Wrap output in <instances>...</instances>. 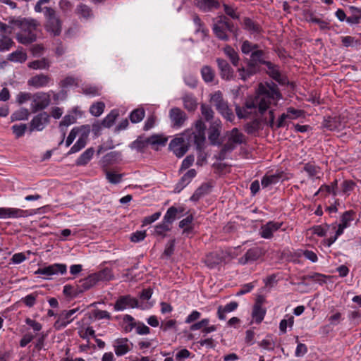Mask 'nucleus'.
I'll return each mask as SVG.
<instances>
[{"instance_id":"0eeeda50","label":"nucleus","mask_w":361,"mask_h":361,"mask_svg":"<svg viewBox=\"0 0 361 361\" xmlns=\"http://www.w3.org/2000/svg\"><path fill=\"white\" fill-rule=\"evenodd\" d=\"M51 102L49 92H38L32 94L30 108L32 112L46 109Z\"/></svg>"},{"instance_id":"2f4dec72","label":"nucleus","mask_w":361,"mask_h":361,"mask_svg":"<svg viewBox=\"0 0 361 361\" xmlns=\"http://www.w3.org/2000/svg\"><path fill=\"white\" fill-rule=\"evenodd\" d=\"M87 128H90V127L89 126H82L80 127L73 128L71 130V132L66 139V146L69 147L73 143V142L75 139L76 136L79 134L80 135L83 131L87 130Z\"/></svg>"},{"instance_id":"de8ad7c7","label":"nucleus","mask_w":361,"mask_h":361,"mask_svg":"<svg viewBox=\"0 0 361 361\" xmlns=\"http://www.w3.org/2000/svg\"><path fill=\"white\" fill-rule=\"evenodd\" d=\"M13 45L14 42L10 37L2 35L0 38V52L8 51Z\"/></svg>"},{"instance_id":"69168bd1","label":"nucleus","mask_w":361,"mask_h":361,"mask_svg":"<svg viewBox=\"0 0 361 361\" xmlns=\"http://www.w3.org/2000/svg\"><path fill=\"white\" fill-rule=\"evenodd\" d=\"M16 30V25L9 23V18H8V24L4 23L0 21V35L11 34Z\"/></svg>"},{"instance_id":"680f3d73","label":"nucleus","mask_w":361,"mask_h":361,"mask_svg":"<svg viewBox=\"0 0 361 361\" xmlns=\"http://www.w3.org/2000/svg\"><path fill=\"white\" fill-rule=\"evenodd\" d=\"M171 229L170 224L163 221L162 223L157 225L154 228V233L157 235L165 236L166 233Z\"/></svg>"},{"instance_id":"c756f323","label":"nucleus","mask_w":361,"mask_h":361,"mask_svg":"<svg viewBox=\"0 0 361 361\" xmlns=\"http://www.w3.org/2000/svg\"><path fill=\"white\" fill-rule=\"evenodd\" d=\"M211 185L209 183L201 185L191 196L190 200L194 202L198 201L200 198L209 193Z\"/></svg>"},{"instance_id":"9b49d317","label":"nucleus","mask_w":361,"mask_h":361,"mask_svg":"<svg viewBox=\"0 0 361 361\" xmlns=\"http://www.w3.org/2000/svg\"><path fill=\"white\" fill-rule=\"evenodd\" d=\"M113 348L115 354L120 357L131 351L133 344L127 338H120L114 341Z\"/></svg>"},{"instance_id":"bf43d9fd","label":"nucleus","mask_w":361,"mask_h":361,"mask_svg":"<svg viewBox=\"0 0 361 361\" xmlns=\"http://www.w3.org/2000/svg\"><path fill=\"white\" fill-rule=\"evenodd\" d=\"M77 13L81 17L87 19L92 16L91 9L85 4H80L76 8Z\"/></svg>"},{"instance_id":"0e129e2a","label":"nucleus","mask_w":361,"mask_h":361,"mask_svg":"<svg viewBox=\"0 0 361 361\" xmlns=\"http://www.w3.org/2000/svg\"><path fill=\"white\" fill-rule=\"evenodd\" d=\"M192 216L189 215L180 221L179 226L183 229V233L188 232L192 229Z\"/></svg>"},{"instance_id":"72a5a7b5","label":"nucleus","mask_w":361,"mask_h":361,"mask_svg":"<svg viewBox=\"0 0 361 361\" xmlns=\"http://www.w3.org/2000/svg\"><path fill=\"white\" fill-rule=\"evenodd\" d=\"M222 261L221 257L218 252H212L207 255L204 259L206 265L209 268H214Z\"/></svg>"},{"instance_id":"338daca9","label":"nucleus","mask_w":361,"mask_h":361,"mask_svg":"<svg viewBox=\"0 0 361 361\" xmlns=\"http://www.w3.org/2000/svg\"><path fill=\"white\" fill-rule=\"evenodd\" d=\"M259 345L264 350H273L274 348V342L271 336H267L266 338L259 343Z\"/></svg>"},{"instance_id":"603ef678","label":"nucleus","mask_w":361,"mask_h":361,"mask_svg":"<svg viewBox=\"0 0 361 361\" xmlns=\"http://www.w3.org/2000/svg\"><path fill=\"white\" fill-rule=\"evenodd\" d=\"M201 74L203 80L206 82H212L214 78V71L208 66H204L202 68Z\"/></svg>"},{"instance_id":"4c0bfd02","label":"nucleus","mask_w":361,"mask_h":361,"mask_svg":"<svg viewBox=\"0 0 361 361\" xmlns=\"http://www.w3.org/2000/svg\"><path fill=\"white\" fill-rule=\"evenodd\" d=\"M94 150L92 147L86 149L77 159L76 164L78 166L87 164L92 158Z\"/></svg>"},{"instance_id":"dca6fc26","label":"nucleus","mask_w":361,"mask_h":361,"mask_svg":"<svg viewBox=\"0 0 361 361\" xmlns=\"http://www.w3.org/2000/svg\"><path fill=\"white\" fill-rule=\"evenodd\" d=\"M66 272V265L63 264H54L46 267L38 269L35 274L46 275L47 276L54 274H63Z\"/></svg>"},{"instance_id":"09e8293b","label":"nucleus","mask_w":361,"mask_h":361,"mask_svg":"<svg viewBox=\"0 0 361 361\" xmlns=\"http://www.w3.org/2000/svg\"><path fill=\"white\" fill-rule=\"evenodd\" d=\"M266 66L268 68L267 72L269 75L275 80L280 82H282V76L279 72V68L270 62L266 63Z\"/></svg>"},{"instance_id":"774afa93","label":"nucleus","mask_w":361,"mask_h":361,"mask_svg":"<svg viewBox=\"0 0 361 361\" xmlns=\"http://www.w3.org/2000/svg\"><path fill=\"white\" fill-rule=\"evenodd\" d=\"M148 145H149V144L147 142V137L146 138L140 137L132 143L131 147L133 149H135L138 151H140V150L143 149L144 148H145L146 147H147Z\"/></svg>"},{"instance_id":"13d9d810","label":"nucleus","mask_w":361,"mask_h":361,"mask_svg":"<svg viewBox=\"0 0 361 361\" xmlns=\"http://www.w3.org/2000/svg\"><path fill=\"white\" fill-rule=\"evenodd\" d=\"M177 213L178 210L176 207H169L164 216V221L171 225L176 219Z\"/></svg>"},{"instance_id":"cd10ccee","label":"nucleus","mask_w":361,"mask_h":361,"mask_svg":"<svg viewBox=\"0 0 361 361\" xmlns=\"http://www.w3.org/2000/svg\"><path fill=\"white\" fill-rule=\"evenodd\" d=\"M98 283L97 278L94 274L89 275L85 279L80 280L78 287L81 291L89 290Z\"/></svg>"},{"instance_id":"a19ab883","label":"nucleus","mask_w":361,"mask_h":361,"mask_svg":"<svg viewBox=\"0 0 361 361\" xmlns=\"http://www.w3.org/2000/svg\"><path fill=\"white\" fill-rule=\"evenodd\" d=\"M27 54L22 50H17L8 56V60L16 63H23L27 60Z\"/></svg>"},{"instance_id":"f257e3e1","label":"nucleus","mask_w":361,"mask_h":361,"mask_svg":"<svg viewBox=\"0 0 361 361\" xmlns=\"http://www.w3.org/2000/svg\"><path fill=\"white\" fill-rule=\"evenodd\" d=\"M281 99V94L275 84L270 85L260 83L255 94L247 97L243 107L235 105L236 115L239 118H247L251 115H263L269 109V126L273 128L275 117L274 111L270 108L272 105L276 106Z\"/></svg>"},{"instance_id":"c9c22d12","label":"nucleus","mask_w":361,"mask_h":361,"mask_svg":"<svg viewBox=\"0 0 361 361\" xmlns=\"http://www.w3.org/2000/svg\"><path fill=\"white\" fill-rule=\"evenodd\" d=\"M268 61L264 60V53L263 51L257 50L256 49L254 51L252 52L250 63L255 64L256 67L259 63L266 65V63Z\"/></svg>"},{"instance_id":"aec40b11","label":"nucleus","mask_w":361,"mask_h":361,"mask_svg":"<svg viewBox=\"0 0 361 361\" xmlns=\"http://www.w3.org/2000/svg\"><path fill=\"white\" fill-rule=\"evenodd\" d=\"M264 254L262 248L255 247L249 249L246 253L239 259V263L245 264L249 262H253L258 259Z\"/></svg>"},{"instance_id":"c85d7f7f","label":"nucleus","mask_w":361,"mask_h":361,"mask_svg":"<svg viewBox=\"0 0 361 361\" xmlns=\"http://www.w3.org/2000/svg\"><path fill=\"white\" fill-rule=\"evenodd\" d=\"M303 170L308 174L310 178H320L322 175L320 167L311 163L305 164Z\"/></svg>"},{"instance_id":"864d4df0","label":"nucleus","mask_w":361,"mask_h":361,"mask_svg":"<svg viewBox=\"0 0 361 361\" xmlns=\"http://www.w3.org/2000/svg\"><path fill=\"white\" fill-rule=\"evenodd\" d=\"M105 104L102 102L94 103L90 108V112L94 116H99L104 110Z\"/></svg>"},{"instance_id":"f8f14e48","label":"nucleus","mask_w":361,"mask_h":361,"mask_svg":"<svg viewBox=\"0 0 361 361\" xmlns=\"http://www.w3.org/2000/svg\"><path fill=\"white\" fill-rule=\"evenodd\" d=\"M78 311V308L72 309L68 311L62 312L58 317L57 320L55 322L54 326L56 330L61 329L66 327L73 319V315Z\"/></svg>"},{"instance_id":"052dcab7","label":"nucleus","mask_w":361,"mask_h":361,"mask_svg":"<svg viewBox=\"0 0 361 361\" xmlns=\"http://www.w3.org/2000/svg\"><path fill=\"white\" fill-rule=\"evenodd\" d=\"M123 175L114 171H106V178L112 184H118L122 180Z\"/></svg>"},{"instance_id":"b1692460","label":"nucleus","mask_w":361,"mask_h":361,"mask_svg":"<svg viewBox=\"0 0 361 361\" xmlns=\"http://www.w3.org/2000/svg\"><path fill=\"white\" fill-rule=\"evenodd\" d=\"M238 306V302L235 301L228 303L224 307L219 306L217 310L218 318L220 320H225L226 318V314L234 311L235 310H236Z\"/></svg>"},{"instance_id":"9d476101","label":"nucleus","mask_w":361,"mask_h":361,"mask_svg":"<svg viewBox=\"0 0 361 361\" xmlns=\"http://www.w3.org/2000/svg\"><path fill=\"white\" fill-rule=\"evenodd\" d=\"M169 148L176 157L180 158L187 152L188 149V142L183 136H178L171 141Z\"/></svg>"},{"instance_id":"7c9ffc66","label":"nucleus","mask_w":361,"mask_h":361,"mask_svg":"<svg viewBox=\"0 0 361 361\" xmlns=\"http://www.w3.org/2000/svg\"><path fill=\"white\" fill-rule=\"evenodd\" d=\"M28 67L34 70H48L51 66L50 61L47 58L35 60L28 63Z\"/></svg>"},{"instance_id":"7ed1b4c3","label":"nucleus","mask_w":361,"mask_h":361,"mask_svg":"<svg viewBox=\"0 0 361 361\" xmlns=\"http://www.w3.org/2000/svg\"><path fill=\"white\" fill-rule=\"evenodd\" d=\"M209 102L225 119L230 122L233 121L235 116L232 109L229 108L227 101L224 99L221 91L218 90L212 93Z\"/></svg>"},{"instance_id":"f704fd0d","label":"nucleus","mask_w":361,"mask_h":361,"mask_svg":"<svg viewBox=\"0 0 361 361\" xmlns=\"http://www.w3.org/2000/svg\"><path fill=\"white\" fill-rule=\"evenodd\" d=\"M257 68L255 64L249 62L246 68H241L238 69L239 76L242 80H246L251 75H254L257 72Z\"/></svg>"},{"instance_id":"4be33fe9","label":"nucleus","mask_w":361,"mask_h":361,"mask_svg":"<svg viewBox=\"0 0 361 361\" xmlns=\"http://www.w3.org/2000/svg\"><path fill=\"white\" fill-rule=\"evenodd\" d=\"M216 62L220 70L221 77L226 80H231L233 77V71L228 62L219 58L216 59Z\"/></svg>"},{"instance_id":"6e6552de","label":"nucleus","mask_w":361,"mask_h":361,"mask_svg":"<svg viewBox=\"0 0 361 361\" xmlns=\"http://www.w3.org/2000/svg\"><path fill=\"white\" fill-rule=\"evenodd\" d=\"M36 214L33 210H23L13 207H0V219L27 217Z\"/></svg>"},{"instance_id":"58836bf2","label":"nucleus","mask_w":361,"mask_h":361,"mask_svg":"<svg viewBox=\"0 0 361 361\" xmlns=\"http://www.w3.org/2000/svg\"><path fill=\"white\" fill-rule=\"evenodd\" d=\"M183 106L189 111H194L197 106L196 99L191 94H186L183 97Z\"/></svg>"},{"instance_id":"1a4fd4ad","label":"nucleus","mask_w":361,"mask_h":361,"mask_svg":"<svg viewBox=\"0 0 361 361\" xmlns=\"http://www.w3.org/2000/svg\"><path fill=\"white\" fill-rule=\"evenodd\" d=\"M227 136L228 141L223 147L224 151H231L236 145H240L245 141V135L237 128H234L228 132Z\"/></svg>"},{"instance_id":"3c124183","label":"nucleus","mask_w":361,"mask_h":361,"mask_svg":"<svg viewBox=\"0 0 361 361\" xmlns=\"http://www.w3.org/2000/svg\"><path fill=\"white\" fill-rule=\"evenodd\" d=\"M355 212L353 211H347L343 213L341 218L340 225L348 228L350 226V223L354 220Z\"/></svg>"},{"instance_id":"a211bd4d","label":"nucleus","mask_w":361,"mask_h":361,"mask_svg":"<svg viewBox=\"0 0 361 361\" xmlns=\"http://www.w3.org/2000/svg\"><path fill=\"white\" fill-rule=\"evenodd\" d=\"M49 122V116L47 112H42L35 116L31 121L30 128L32 130H42Z\"/></svg>"},{"instance_id":"ddd939ff","label":"nucleus","mask_w":361,"mask_h":361,"mask_svg":"<svg viewBox=\"0 0 361 361\" xmlns=\"http://www.w3.org/2000/svg\"><path fill=\"white\" fill-rule=\"evenodd\" d=\"M51 81L52 79L49 75L39 73L31 77L27 80V85L39 89L49 86Z\"/></svg>"},{"instance_id":"412c9836","label":"nucleus","mask_w":361,"mask_h":361,"mask_svg":"<svg viewBox=\"0 0 361 361\" xmlns=\"http://www.w3.org/2000/svg\"><path fill=\"white\" fill-rule=\"evenodd\" d=\"M285 178V174L281 171H276L272 174H266L262 179V185L263 188H267L270 185H275L281 180Z\"/></svg>"},{"instance_id":"5fc2aeb1","label":"nucleus","mask_w":361,"mask_h":361,"mask_svg":"<svg viewBox=\"0 0 361 361\" xmlns=\"http://www.w3.org/2000/svg\"><path fill=\"white\" fill-rule=\"evenodd\" d=\"M145 110L143 109H136L131 112L130 115V119L132 123H139L145 117Z\"/></svg>"},{"instance_id":"20e7f679","label":"nucleus","mask_w":361,"mask_h":361,"mask_svg":"<svg viewBox=\"0 0 361 361\" xmlns=\"http://www.w3.org/2000/svg\"><path fill=\"white\" fill-rule=\"evenodd\" d=\"M44 16L46 18L45 30L53 36H59L61 32L62 23L55 10L50 7H45Z\"/></svg>"},{"instance_id":"423d86ee","label":"nucleus","mask_w":361,"mask_h":361,"mask_svg":"<svg viewBox=\"0 0 361 361\" xmlns=\"http://www.w3.org/2000/svg\"><path fill=\"white\" fill-rule=\"evenodd\" d=\"M213 32L219 39L227 41L228 40L227 32H234V27L232 24L228 22L225 16H221L213 25Z\"/></svg>"},{"instance_id":"5701e85b","label":"nucleus","mask_w":361,"mask_h":361,"mask_svg":"<svg viewBox=\"0 0 361 361\" xmlns=\"http://www.w3.org/2000/svg\"><path fill=\"white\" fill-rule=\"evenodd\" d=\"M90 131V128H87V130L82 133L77 142L70 149L69 154L76 153L85 147Z\"/></svg>"},{"instance_id":"a878e982","label":"nucleus","mask_w":361,"mask_h":361,"mask_svg":"<svg viewBox=\"0 0 361 361\" xmlns=\"http://www.w3.org/2000/svg\"><path fill=\"white\" fill-rule=\"evenodd\" d=\"M196 176V171L195 169L189 170L183 176L180 181L176 185V190L180 192L183 188L188 185L192 178Z\"/></svg>"},{"instance_id":"f3484780","label":"nucleus","mask_w":361,"mask_h":361,"mask_svg":"<svg viewBox=\"0 0 361 361\" xmlns=\"http://www.w3.org/2000/svg\"><path fill=\"white\" fill-rule=\"evenodd\" d=\"M221 127V121L219 118L211 121L209 128L208 137L212 145H216L219 142Z\"/></svg>"},{"instance_id":"e433bc0d","label":"nucleus","mask_w":361,"mask_h":361,"mask_svg":"<svg viewBox=\"0 0 361 361\" xmlns=\"http://www.w3.org/2000/svg\"><path fill=\"white\" fill-rule=\"evenodd\" d=\"M198 6L200 9L208 11L213 8H219L220 6V2L219 0H200Z\"/></svg>"},{"instance_id":"6ab92c4d","label":"nucleus","mask_w":361,"mask_h":361,"mask_svg":"<svg viewBox=\"0 0 361 361\" xmlns=\"http://www.w3.org/2000/svg\"><path fill=\"white\" fill-rule=\"evenodd\" d=\"M137 306V301L136 299L130 297V295H126L119 298L115 305L114 310L116 311H122L126 308H134Z\"/></svg>"},{"instance_id":"4468645a","label":"nucleus","mask_w":361,"mask_h":361,"mask_svg":"<svg viewBox=\"0 0 361 361\" xmlns=\"http://www.w3.org/2000/svg\"><path fill=\"white\" fill-rule=\"evenodd\" d=\"M169 117L173 126L179 128L183 126L188 117L186 114L179 108H172L169 111Z\"/></svg>"},{"instance_id":"39448f33","label":"nucleus","mask_w":361,"mask_h":361,"mask_svg":"<svg viewBox=\"0 0 361 361\" xmlns=\"http://www.w3.org/2000/svg\"><path fill=\"white\" fill-rule=\"evenodd\" d=\"M206 126L202 119L197 120L194 125V129L187 130L184 135L189 136L188 142L193 141L197 147H201L205 140Z\"/></svg>"},{"instance_id":"393cba45","label":"nucleus","mask_w":361,"mask_h":361,"mask_svg":"<svg viewBox=\"0 0 361 361\" xmlns=\"http://www.w3.org/2000/svg\"><path fill=\"white\" fill-rule=\"evenodd\" d=\"M266 314V310L262 307L261 302L257 300L252 309V319L257 324H259L263 319Z\"/></svg>"},{"instance_id":"473e14b6","label":"nucleus","mask_w":361,"mask_h":361,"mask_svg":"<svg viewBox=\"0 0 361 361\" xmlns=\"http://www.w3.org/2000/svg\"><path fill=\"white\" fill-rule=\"evenodd\" d=\"M147 138L149 145L155 149L159 146H164L167 142V138L160 135H153Z\"/></svg>"},{"instance_id":"4d7b16f0","label":"nucleus","mask_w":361,"mask_h":361,"mask_svg":"<svg viewBox=\"0 0 361 361\" xmlns=\"http://www.w3.org/2000/svg\"><path fill=\"white\" fill-rule=\"evenodd\" d=\"M350 9L353 11V15L348 17L346 21L349 24L359 23L360 19L361 18V10L353 6L350 7Z\"/></svg>"},{"instance_id":"a18cd8bd","label":"nucleus","mask_w":361,"mask_h":361,"mask_svg":"<svg viewBox=\"0 0 361 361\" xmlns=\"http://www.w3.org/2000/svg\"><path fill=\"white\" fill-rule=\"evenodd\" d=\"M200 111L203 118L206 121H209L211 123V121L214 120V111L208 104H202L200 106Z\"/></svg>"},{"instance_id":"ea45409f","label":"nucleus","mask_w":361,"mask_h":361,"mask_svg":"<svg viewBox=\"0 0 361 361\" xmlns=\"http://www.w3.org/2000/svg\"><path fill=\"white\" fill-rule=\"evenodd\" d=\"M137 324V323L135 322V319L132 316L126 314L123 317L122 326L126 333L132 331L134 328L136 329Z\"/></svg>"},{"instance_id":"8fccbe9b","label":"nucleus","mask_w":361,"mask_h":361,"mask_svg":"<svg viewBox=\"0 0 361 361\" xmlns=\"http://www.w3.org/2000/svg\"><path fill=\"white\" fill-rule=\"evenodd\" d=\"M224 54L229 58L231 63L233 64V66H237L238 61H239V56L238 53L230 46H226L224 49Z\"/></svg>"},{"instance_id":"79ce46f5","label":"nucleus","mask_w":361,"mask_h":361,"mask_svg":"<svg viewBox=\"0 0 361 361\" xmlns=\"http://www.w3.org/2000/svg\"><path fill=\"white\" fill-rule=\"evenodd\" d=\"M94 274L95 275L98 282L110 281L114 279V274H112L111 270L109 268H105L98 272L94 273Z\"/></svg>"},{"instance_id":"2eb2a0df","label":"nucleus","mask_w":361,"mask_h":361,"mask_svg":"<svg viewBox=\"0 0 361 361\" xmlns=\"http://www.w3.org/2000/svg\"><path fill=\"white\" fill-rule=\"evenodd\" d=\"M282 226L281 222L269 221L262 225L259 230V235L265 239H270L273 237L274 233L277 231Z\"/></svg>"},{"instance_id":"6e6d98bb","label":"nucleus","mask_w":361,"mask_h":361,"mask_svg":"<svg viewBox=\"0 0 361 361\" xmlns=\"http://www.w3.org/2000/svg\"><path fill=\"white\" fill-rule=\"evenodd\" d=\"M286 319H283L280 322L279 329L281 333L285 334L286 332L287 326L292 327L294 323V317L291 315H286Z\"/></svg>"},{"instance_id":"f03ea898","label":"nucleus","mask_w":361,"mask_h":361,"mask_svg":"<svg viewBox=\"0 0 361 361\" xmlns=\"http://www.w3.org/2000/svg\"><path fill=\"white\" fill-rule=\"evenodd\" d=\"M9 23L16 25V29H19L16 33L17 41L24 45L34 42L37 39L39 23L32 18L21 17H10Z\"/></svg>"},{"instance_id":"e2e57ef3","label":"nucleus","mask_w":361,"mask_h":361,"mask_svg":"<svg viewBox=\"0 0 361 361\" xmlns=\"http://www.w3.org/2000/svg\"><path fill=\"white\" fill-rule=\"evenodd\" d=\"M38 296L37 292H34L30 293L25 297L21 299L22 302H23L27 307H32L36 303V300Z\"/></svg>"},{"instance_id":"37998d69","label":"nucleus","mask_w":361,"mask_h":361,"mask_svg":"<svg viewBox=\"0 0 361 361\" xmlns=\"http://www.w3.org/2000/svg\"><path fill=\"white\" fill-rule=\"evenodd\" d=\"M119 116L117 109H113L111 112L104 118L102 125L106 128H110L114 125L116 118Z\"/></svg>"},{"instance_id":"c03bdc74","label":"nucleus","mask_w":361,"mask_h":361,"mask_svg":"<svg viewBox=\"0 0 361 361\" xmlns=\"http://www.w3.org/2000/svg\"><path fill=\"white\" fill-rule=\"evenodd\" d=\"M160 329L163 331H167L170 330L176 331L178 330V322L176 319H164L161 322Z\"/></svg>"},{"instance_id":"49530a36","label":"nucleus","mask_w":361,"mask_h":361,"mask_svg":"<svg viewBox=\"0 0 361 361\" xmlns=\"http://www.w3.org/2000/svg\"><path fill=\"white\" fill-rule=\"evenodd\" d=\"M338 187V181L335 180L331 185H322L319 189V192H324L325 196L332 194L334 196H336L338 195L337 192Z\"/></svg>"},{"instance_id":"bb28decb","label":"nucleus","mask_w":361,"mask_h":361,"mask_svg":"<svg viewBox=\"0 0 361 361\" xmlns=\"http://www.w3.org/2000/svg\"><path fill=\"white\" fill-rule=\"evenodd\" d=\"M300 111L292 108L288 109L287 114H283L279 117L278 122L276 125L277 128H281L285 126V121L286 119H293L298 117Z\"/></svg>"}]
</instances>
